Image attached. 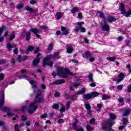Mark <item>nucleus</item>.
Segmentation results:
<instances>
[{"instance_id": "nucleus-2", "label": "nucleus", "mask_w": 131, "mask_h": 131, "mask_svg": "<svg viewBox=\"0 0 131 131\" xmlns=\"http://www.w3.org/2000/svg\"><path fill=\"white\" fill-rule=\"evenodd\" d=\"M59 53H55L53 54V55H49L47 56L43 60V66L45 67L46 65H47L48 66H50V67H53V61L49 62V61H50L51 59H56Z\"/></svg>"}, {"instance_id": "nucleus-40", "label": "nucleus", "mask_w": 131, "mask_h": 131, "mask_svg": "<svg viewBox=\"0 0 131 131\" xmlns=\"http://www.w3.org/2000/svg\"><path fill=\"white\" fill-rule=\"evenodd\" d=\"M77 12H78V8H74L72 11H71V13L72 14H75V13H76Z\"/></svg>"}, {"instance_id": "nucleus-56", "label": "nucleus", "mask_w": 131, "mask_h": 131, "mask_svg": "<svg viewBox=\"0 0 131 131\" xmlns=\"http://www.w3.org/2000/svg\"><path fill=\"white\" fill-rule=\"evenodd\" d=\"M20 119L23 121H25L27 120V118H26V117H25V116H21Z\"/></svg>"}, {"instance_id": "nucleus-59", "label": "nucleus", "mask_w": 131, "mask_h": 131, "mask_svg": "<svg viewBox=\"0 0 131 131\" xmlns=\"http://www.w3.org/2000/svg\"><path fill=\"white\" fill-rule=\"evenodd\" d=\"M125 125H123L122 126H120V127H118V129H119V130H122L123 129V128H124V127H125Z\"/></svg>"}, {"instance_id": "nucleus-22", "label": "nucleus", "mask_w": 131, "mask_h": 131, "mask_svg": "<svg viewBox=\"0 0 131 131\" xmlns=\"http://www.w3.org/2000/svg\"><path fill=\"white\" fill-rule=\"evenodd\" d=\"M91 95V98H96V97H98V96L100 95V93H98L97 92H93L90 93Z\"/></svg>"}, {"instance_id": "nucleus-38", "label": "nucleus", "mask_w": 131, "mask_h": 131, "mask_svg": "<svg viewBox=\"0 0 131 131\" xmlns=\"http://www.w3.org/2000/svg\"><path fill=\"white\" fill-rule=\"evenodd\" d=\"M97 107L98 108L97 109V111L99 112V111H100L101 109H102V104L101 103L98 104Z\"/></svg>"}, {"instance_id": "nucleus-29", "label": "nucleus", "mask_w": 131, "mask_h": 131, "mask_svg": "<svg viewBox=\"0 0 131 131\" xmlns=\"http://www.w3.org/2000/svg\"><path fill=\"white\" fill-rule=\"evenodd\" d=\"M26 10L27 11H29V12L30 13H33V12L34 11V9L31 7H30L29 6H27Z\"/></svg>"}, {"instance_id": "nucleus-58", "label": "nucleus", "mask_w": 131, "mask_h": 131, "mask_svg": "<svg viewBox=\"0 0 131 131\" xmlns=\"http://www.w3.org/2000/svg\"><path fill=\"white\" fill-rule=\"evenodd\" d=\"M123 37L122 36H119L117 37V39L118 41H121L123 39Z\"/></svg>"}, {"instance_id": "nucleus-37", "label": "nucleus", "mask_w": 131, "mask_h": 131, "mask_svg": "<svg viewBox=\"0 0 131 131\" xmlns=\"http://www.w3.org/2000/svg\"><path fill=\"white\" fill-rule=\"evenodd\" d=\"M131 65L130 64H128L126 65V68H127V69H128V71L129 73H130L131 72Z\"/></svg>"}, {"instance_id": "nucleus-23", "label": "nucleus", "mask_w": 131, "mask_h": 131, "mask_svg": "<svg viewBox=\"0 0 131 131\" xmlns=\"http://www.w3.org/2000/svg\"><path fill=\"white\" fill-rule=\"evenodd\" d=\"M107 19L108 22H109L110 23H111V22H114V21H115V20H116V18H115L113 16H110L108 17H107Z\"/></svg>"}, {"instance_id": "nucleus-31", "label": "nucleus", "mask_w": 131, "mask_h": 131, "mask_svg": "<svg viewBox=\"0 0 131 131\" xmlns=\"http://www.w3.org/2000/svg\"><path fill=\"white\" fill-rule=\"evenodd\" d=\"M85 107L89 112H91V105H90V104L86 103L85 104Z\"/></svg>"}, {"instance_id": "nucleus-26", "label": "nucleus", "mask_w": 131, "mask_h": 131, "mask_svg": "<svg viewBox=\"0 0 131 131\" xmlns=\"http://www.w3.org/2000/svg\"><path fill=\"white\" fill-rule=\"evenodd\" d=\"M18 79H22V78H26L27 80H29V78L28 76L25 75H19L18 76Z\"/></svg>"}, {"instance_id": "nucleus-13", "label": "nucleus", "mask_w": 131, "mask_h": 131, "mask_svg": "<svg viewBox=\"0 0 131 131\" xmlns=\"http://www.w3.org/2000/svg\"><path fill=\"white\" fill-rule=\"evenodd\" d=\"M29 82L32 84V87L33 89L34 93H36V90L37 88V86L36 85V81L33 80L29 81Z\"/></svg>"}, {"instance_id": "nucleus-47", "label": "nucleus", "mask_w": 131, "mask_h": 131, "mask_svg": "<svg viewBox=\"0 0 131 131\" xmlns=\"http://www.w3.org/2000/svg\"><path fill=\"white\" fill-rule=\"evenodd\" d=\"M98 14L100 17H101V18H104L105 17V15H104V13H103V12H102L101 11L98 12Z\"/></svg>"}, {"instance_id": "nucleus-14", "label": "nucleus", "mask_w": 131, "mask_h": 131, "mask_svg": "<svg viewBox=\"0 0 131 131\" xmlns=\"http://www.w3.org/2000/svg\"><path fill=\"white\" fill-rule=\"evenodd\" d=\"M27 59V56L22 57L20 55H17V61L18 62H24V61H26Z\"/></svg>"}, {"instance_id": "nucleus-17", "label": "nucleus", "mask_w": 131, "mask_h": 131, "mask_svg": "<svg viewBox=\"0 0 131 131\" xmlns=\"http://www.w3.org/2000/svg\"><path fill=\"white\" fill-rule=\"evenodd\" d=\"M67 53L68 54H71L72 52H73V48H72V46L67 45Z\"/></svg>"}, {"instance_id": "nucleus-30", "label": "nucleus", "mask_w": 131, "mask_h": 131, "mask_svg": "<svg viewBox=\"0 0 131 131\" xmlns=\"http://www.w3.org/2000/svg\"><path fill=\"white\" fill-rule=\"evenodd\" d=\"M109 116L112 120H114V119H116V116L112 113L110 114Z\"/></svg>"}, {"instance_id": "nucleus-43", "label": "nucleus", "mask_w": 131, "mask_h": 131, "mask_svg": "<svg viewBox=\"0 0 131 131\" xmlns=\"http://www.w3.org/2000/svg\"><path fill=\"white\" fill-rule=\"evenodd\" d=\"M0 94L1 95V98H5V90H2Z\"/></svg>"}, {"instance_id": "nucleus-60", "label": "nucleus", "mask_w": 131, "mask_h": 131, "mask_svg": "<svg viewBox=\"0 0 131 131\" xmlns=\"http://www.w3.org/2000/svg\"><path fill=\"white\" fill-rule=\"evenodd\" d=\"M30 4H31V5H35L36 4V1L35 0H31Z\"/></svg>"}, {"instance_id": "nucleus-16", "label": "nucleus", "mask_w": 131, "mask_h": 131, "mask_svg": "<svg viewBox=\"0 0 131 131\" xmlns=\"http://www.w3.org/2000/svg\"><path fill=\"white\" fill-rule=\"evenodd\" d=\"M123 77H124V74L123 73H121L118 76V78H120L117 81V83H119L120 81H122L123 80Z\"/></svg>"}, {"instance_id": "nucleus-52", "label": "nucleus", "mask_w": 131, "mask_h": 131, "mask_svg": "<svg viewBox=\"0 0 131 131\" xmlns=\"http://www.w3.org/2000/svg\"><path fill=\"white\" fill-rule=\"evenodd\" d=\"M19 129V125L18 124H16L14 125V130L15 131H18Z\"/></svg>"}, {"instance_id": "nucleus-15", "label": "nucleus", "mask_w": 131, "mask_h": 131, "mask_svg": "<svg viewBox=\"0 0 131 131\" xmlns=\"http://www.w3.org/2000/svg\"><path fill=\"white\" fill-rule=\"evenodd\" d=\"M82 56L83 58H85V59H89L91 57H92V54L89 52H85L82 54Z\"/></svg>"}, {"instance_id": "nucleus-53", "label": "nucleus", "mask_w": 131, "mask_h": 131, "mask_svg": "<svg viewBox=\"0 0 131 131\" xmlns=\"http://www.w3.org/2000/svg\"><path fill=\"white\" fill-rule=\"evenodd\" d=\"M6 115H7V116H8V117H10V116L13 117V116H15V114L8 112L7 113Z\"/></svg>"}, {"instance_id": "nucleus-61", "label": "nucleus", "mask_w": 131, "mask_h": 131, "mask_svg": "<svg viewBox=\"0 0 131 131\" xmlns=\"http://www.w3.org/2000/svg\"><path fill=\"white\" fill-rule=\"evenodd\" d=\"M95 122H96V121L94 118L92 119L90 121V124H93V123H95Z\"/></svg>"}, {"instance_id": "nucleus-64", "label": "nucleus", "mask_w": 131, "mask_h": 131, "mask_svg": "<svg viewBox=\"0 0 131 131\" xmlns=\"http://www.w3.org/2000/svg\"><path fill=\"white\" fill-rule=\"evenodd\" d=\"M127 91L128 92V93H131V84H130L129 86H128Z\"/></svg>"}, {"instance_id": "nucleus-50", "label": "nucleus", "mask_w": 131, "mask_h": 131, "mask_svg": "<svg viewBox=\"0 0 131 131\" xmlns=\"http://www.w3.org/2000/svg\"><path fill=\"white\" fill-rule=\"evenodd\" d=\"M117 88L118 91H121V90L123 89V85H122V84L119 85L117 86Z\"/></svg>"}, {"instance_id": "nucleus-48", "label": "nucleus", "mask_w": 131, "mask_h": 131, "mask_svg": "<svg viewBox=\"0 0 131 131\" xmlns=\"http://www.w3.org/2000/svg\"><path fill=\"white\" fill-rule=\"evenodd\" d=\"M0 126H3V128H6L5 123L2 121H0Z\"/></svg>"}, {"instance_id": "nucleus-44", "label": "nucleus", "mask_w": 131, "mask_h": 131, "mask_svg": "<svg viewBox=\"0 0 131 131\" xmlns=\"http://www.w3.org/2000/svg\"><path fill=\"white\" fill-rule=\"evenodd\" d=\"M48 117V114L45 113L44 114L40 116V119H42V118H47Z\"/></svg>"}, {"instance_id": "nucleus-20", "label": "nucleus", "mask_w": 131, "mask_h": 131, "mask_svg": "<svg viewBox=\"0 0 131 131\" xmlns=\"http://www.w3.org/2000/svg\"><path fill=\"white\" fill-rule=\"evenodd\" d=\"M83 99H84V100H91V99H92L91 93L83 95Z\"/></svg>"}, {"instance_id": "nucleus-32", "label": "nucleus", "mask_w": 131, "mask_h": 131, "mask_svg": "<svg viewBox=\"0 0 131 131\" xmlns=\"http://www.w3.org/2000/svg\"><path fill=\"white\" fill-rule=\"evenodd\" d=\"M122 121H123V125H125V124H126V123H127V122H128V120H127V119H126L125 118H123Z\"/></svg>"}, {"instance_id": "nucleus-27", "label": "nucleus", "mask_w": 131, "mask_h": 131, "mask_svg": "<svg viewBox=\"0 0 131 131\" xmlns=\"http://www.w3.org/2000/svg\"><path fill=\"white\" fill-rule=\"evenodd\" d=\"M5 104V98L0 97V109Z\"/></svg>"}, {"instance_id": "nucleus-41", "label": "nucleus", "mask_w": 131, "mask_h": 131, "mask_svg": "<svg viewBox=\"0 0 131 131\" xmlns=\"http://www.w3.org/2000/svg\"><path fill=\"white\" fill-rule=\"evenodd\" d=\"M59 107L60 106L58 104H55L52 106V108H53V109H59Z\"/></svg>"}, {"instance_id": "nucleus-10", "label": "nucleus", "mask_w": 131, "mask_h": 131, "mask_svg": "<svg viewBox=\"0 0 131 131\" xmlns=\"http://www.w3.org/2000/svg\"><path fill=\"white\" fill-rule=\"evenodd\" d=\"M31 32H32L34 33V35L37 37V38H39L40 39H41V37H40V35L38 34V29L36 28H32L31 30H30Z\"/></svg>"}, {"instance_id": "nucleus-49", "label": "nucleus", "mask_w": 131, "mask_h": 131, "mask_svg": "<svg viewBox=\"0 0 131 131\" xmlns=\"http://www.w3.org/2000/svg\"><path fill=\"white\" fill-rule=\"evenodd\" d=\"M22 8H23V4H19L16 6V8L18 10H20V9H22Z\"/></svg>"}, {"instance_id": "nucleus-6", "label": "nucleus", "mask_w": 131, "mask_h": 131, "mask_svg": "<svg viewBox=\"0 0 131 131\" xmlns=\"http://www.w3.org/2000/svg\"><path fill=\"white\" fill-rule=\"evenodd\" d=\"M40 96H41V91H40L39 90H38L37 94L36 95L35 98L34 102H35L36 104H38V103H40L45 102V100H43V98H42Z\"/></svg>"}, {"instance_id": "nucleus-39", "label": "nucleus", "mask_w": 131, "mask_h": 131, "mask_svg": "<svg viewBox=\"0 0 131 131\" xmlns=\"http://www.w3.org/2000/svg\"><path fill=\"white\" fill-rule=\"evenodd\" d=\"M7 63V60L5 59H1L0 60V65H3L4 64H6Z\"/></svg>"}, {"instance_id": "nucleus-18", "label": "nucleus", "mask_w": 131, "mask_h": 131, "mask_svg": "<svg viewBox=\"0 0 131 131\" xmlns=\"http://www.w3.org/2000/svg\"><path fill=\"white\" fill-rule=\"evenodd\" d=\"M62 17H63V13L61 12H57L55 14V18L56 20H60Z\"/></svg>"}, {"instance_id": "nucleus-28", "label": "nucleus", "mask_w": 131, "mask_h": 131, "mask_svg": "<svg viewBox=\"0 0 131 131\" xmlns=\"http://www.w3.org/2000/svg\"><path fill=\"white\" fill-rule=\"evenodd\" d=\"M130 113V110L127 109L125 110L124 113L123 114V116H128Z\"/></svg>"}, {"instance_id": "nucleus-33", "label": "nucleus", "mask_w": 131, "mask_h": 131, "mask_svg": "<svg viewBox=\"0 0 131 131\" xmlns=\"http://www.w3.org/2000/svg\"><path fill=\"white\" fill-rule=\"evenodd\" d=\"M72 102H71V101H68L67 102V104H66V109L67 110H68L69 109V108H70V104H71Z\"/></svg>"}, {"instance_id": "nucleus-19", "label": "nucleus", "mask_w": 131, "mask_h": 131, "mask_svg": "<svg viewBox=\"0 0 131 131\" xmlns=\"http://www.w3.org/2000/svg\"><path fill=\"white\" fill-rule=\"evenodd\" d=\"M0 110L4 111V112H10L12 111L11 108L7 106H2V108H0Z\"/></svg>"}, {"instance_id": "nucleus-55", "label": "nucleus", "mask_w": 131, "mask_h": 131, "mask_svg": "<svg viewBox=\"0 0 131 131\" xmlns=\"http://www.w3.org/2000/svg\"><path fill=\"white\" fill-rule=\"evenodd\" d=\"M58 123L61 124V123H64V120L63 119H59L58 120Z\"/></svg>"}, {"instance_id": "nucleus-51", "label": "nucleus", "mask_w": 131, "mask_h": 131, "mask_svg": "<svg viewBox=\"0 0 131 131\" xmlns=\"http://www.w3.org/2000/svg\"><path fill=\"white\" fill-rule=\"evenodd\" d=\"M130 42H131L130 40H128V39L125 40V43H126V45L127 46V47L129 46V43H130Z\"/></svg>"}, {"instance_id": "nucleus-36", "label": "nucleus", "mask_w": 131, "mask_h": 131, "mask_svg": "<svg viewBox=\"0 0 131 131\" xmlns=\"http://www.w3.org/2000/svg\"><path fill=\"white\" fill-rule=\"evenodd\" d=\"M61 108H60V112H65V111L66 110V108H65V105L63 104L61 105Z\"/></svg>"}, {"instance_id": "nucleus-25", "label": "nucleus", "mask_w": 131, "mask_h": 131, "mask_svg": "<svg viewBox=\"0 0 131 131\" xmlns=\"http://www.w3.org/2000/svg\"><path fill=\"white\" fill-rule=\"evenodd\" d=\"M53 48H54V44L50 43L48 48V52L51 53V52H52V50H53Z\"/></svg>"}, {"instance_id": "nucleus-4", "label": "nucleus", "mask_w": 131, "mask_h": 131, "mask_svg": "<svg viewBox=\"0 0 131 131\" xmlns=\"http://www.w3.org/2000/svg\"><path fill=\"white\" fill-rule=\"evenodd\" d=\"M37 108H38V104L36 103L35 101L31 102L28 108L29 114H32V113H34V111H36Z\"/></svg>"}, {"instance_id": "nucleus-24", "label": "nucleus", "mask_w": 131, "mask_h": 131, "mask_svg": "<svg viewBox=\"0 0 131 131\" xmlns=\"http://www.w3.org/2000/svg\"><path fill=\"white\" fill-rule=\"evenodd\" d=\"M85 93V89L82 88L81 90L78 91L76 93V95H83Z\"/></svg>"}, {"instance_id": "nucleus-3", "label": "nucleus", "mask_w": 131, "mask_h": 131, "mask_svg": "<svg viewBox=\"0 0 131 131\" xmlns=\"http://www.w3.org/2000/svg\"><path fill=\"white\" fill-rule=\"evenodd\" d=\"M113 125V123L111 119H108L106 121L105 124L102 126V130H107V131H115L114 129H112V126Z\"/></svg>"}, {"instance_id": "nucleus-11", "label": "nucleus", "mask_w": 131, "mask_h": 131, "mask_svg": "<svg viewBox=\"0 0 131 131\" xmlns=\"http://www.w3.org/2000/svg\"><path fill=\"white\" fill-rule=\"evenodd\" d=\"M61 31H62L61 34V35H68L69 34V31H70V30L66 28L65 27L62 26L61 27Z\"/></svg>"}, {"instance_id": "nucleus-9", "label": "nucleus", "mask_w": 131, "mask_h": 131, "mask_svg": "<svg viewBox=\"0 0 131 131\" xmlns=\"http://www.w3.org/2000/svg\"><path fill=\"white\" fill-rule=\"evenodd\" d=\"M88 79H89V81H90V82H92V83H91L90 84V86H92V88H95V86H96V83L94 82V79H93V74L90 73L88 75Z\"/></svg>"}, {"instance_id": "nucleus-62", "label": "nucleus", "mask_w": 131, "mask_h": 131, "mask_svg": "<svg viewBox=\"0 0 131 131\" xmlns=\"http://www.w3.org/2000/svg\"><path fill=\"white\" fill-rule=\"evenodd\" d=\"M26 72H28V71L26 69H23L20 71V73L23 74L26 73Z\"/></svg>"}, {"instance_id": "nucleus-12", "label": "nucleus", "mask_w": 131, "mask_h": 131, "mask_svg": "<svg viewBox=\"0 0 131 131\" xmlns=\"http://www.w3.org/2000/svg\"><path fill=\"white\" fill-rule=\"evenodd\" d=\"M66 81L64 79H59L56 81H55L54 82L52 83H50V85H53L54 84H62V83H65Z\"/></svg>"}, {"instance_id": "nucleus-1", "label": "nucleus", "mask_w": 131, "mask_h": 131, "mask_svg": "<svg viewBox=\"0 0 131 131\" xmlns=\"http://www.w3.org/2000/svg\"><path fill=\"white\" fill-rule=\"evenodd\" d=\"M56 71L58 75H59V76H61L62 77H64V78H67L68 75H75V74L71 72L68 68L64 69L62 67H58L56 69Z\"/></svg>"}, {"instance_id": "nucleus-35", "label": "nucleus", "mask_w": 131, "mask_h": 131, "mask_svg": "<svg viewBox=\"0 0 131 131\" xmlns=\"http://www.w3.org/2000/svg\"><path fill=\"white\" fill-rule=\"evenodd\" d=\"M30 35H31V33H30V32L27 33L26 40H27L28 41V40L30 39Z\"/></svg>"}, {"instance_id": "nucleus-45", "label": "nucleus", "mask_w": 131, "mask_h": 131, "mask_svg": "<svg viewBox=\"0 0 131 131\" xmlns=\"http://www.w3.org/2000/svg\"><path fill=\"white\" fill-rule=\"evenodd\" d=\"M77 94L76 95H73L72 97H71V99L72 100V101H75L76 100V98H77V96H76Z\"/></svg>"}, {"instance_id": "nucleus-46", "label": "nucleus", "mask_w": 131, "mask_h": 131, "mask_svg": "<svg viewBox=\"0 0 131 131\" xmlns=\"http://www.w3.org/2000/svg\"><path fill=\"white\" fill-rule=\"evenodd\" d=\"M86 129L87 131H92L93 129H92V127L90 125H88L86 126Z\"/></svg>"}, {"instance_id": "nucleus-42", "label": "nucleus", "mask_w": 131, "mask_h": 131, "mask_svg": "<svg viewBox=\"0 0 131 131\" xmlns=\"http://www.w3.org/2000/svg\"><path fill=\"white\" fill-rule=\"evenodd\" d=\"M110 97L108 95H102V100H108Z\"/></svg>"}, {"instance_id": "nucleus-63", "label": "nucleus", "mask_w": 131, "mask_h": 131, "mask_svg": "<svg viewBox=\"0 0 131 131\" xmlns=\"http://www.w3.org/2000/svg\"><path fill=\"white\" fill-rule=\"evenodd\" d=\"M80 29L81 30V32H85V28L80 27Z\"/></svg>"}, {"instance_id": "nucleus-5", "label": "nucleus", "mask_w": 131, "mask_h": 131, "mask_svg": "<svg viewBox=\"0 0 131 131\" xmlns=\"http://www.w3.org/2000/svg\"><path fill=\"white\" fill-rule=\"evenodd\" d=\"M16 47L17 46H16V44H11L10 43H8L6 45V48L9 52H11V51H12V49H14L13 53H14L15 55H18L19 51L18 50L17 48H16Z\"/></svg>"}, {"instance_id": "nucleus-34", "label": "nucleus", "mask_w": 131, "mask_h": 131, "mask_svg": "<svg viewBox=\"0 0 131 131\" xmlns=\"http://www.w3.org/2000/svg\"><path fill=\"white\" fill-rule=\"evenodd\" d=\"M106 60H109V61H115V60H116V56H114L113 57H107Z\"/></svg>"}, {"instance_id": "nucleus-21", "label": "nucleus", "mask_w": 131, "mask_h": 131, "mask_svg": "<svg viewBox=\"0 0 131 131\" xmlns=\"http://www.w3.org/2000/svg\"><path fill=\"white\" fill-rule=\"evenodd\" d=\"M120 8L121 10V14H122L123 15H124V14H125V9H124V5L121 3L120 4Z\"/></svg>"}, {"instance_id": "nucleus-8", "label": "nucleus", "mask_w": 131, "mask_h": 131, "mask_svg": "<svg viewBox=\"0 0 131 131\" xmlns=\"http://www.w3.org/2000/svg\"><path fill=\"white\" fill-rule=\"evenodd\" d=\"M40 56V53H38V55H37L36 58L33 60L32 62V65L34 67L38 65V63H39V61H40V57H39Z\"/></svg>"}, {"instance_id": "nucleus-57", "label": "nucleus", "mask_w": 131, "mask_h": 131, "mask_svg": "<svg viewBox=\"0 0 131 131\" xmlns=\"http://www.w3.org/2000/svg\"><path fill=\"white\" fill-rule=\"evenodd\" d=\"M26 108H27V106L26 105H24L23 106L21 107V110L23 112H24V111H25V109H26Z\"/></svg>"}, {"instance_id": "nucleus-7", "label": "nucleus", "mask_w": 131, "mask_h": 131, "mask_svg": "<svg viewBox=\"0 0 131 131\" xmlns=\"http://www.w3.org/2000/svg\"><path fill=\"white\" fill-rule=\"evenodd\" d=\"M100 26L102 31H109L110 30V27H109V25H108L105 19L103 20V23H101Z\"/></svg>"}, {"instance_id": "nucleus-54", "label": "nucleus", "mask_w": 131, "mask_h": 131, "mask_svg": "<svg viewBox=\"0 0 131 131\" xmlns=\"http://www.w3.org/2000/svg\"><path fill=\"white\" fill-rule=\"evenodd\" d=\"M123 101H124V98H123V97L119 98L118 102H119V103H122Z\"/></svg>"}]
</instances>
